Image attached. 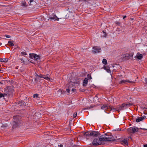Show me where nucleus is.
Segmentation results:
<instances>
[{
    "label": "nucleus",
    "mask_w": 147,
    "mask_h": 147,
    "mask_svg": "<svg viewBox=\"0 0 147 147\" xmlns=\"http://www.w3.org/2000/svg\"><path fill=\"white\" fill-rule=\"evenodd\" d=\"M101 142L103 141H112L115 140L112 135L110 133L105 134L99 137Z\"/></svg>",
    "instance_id": "nucleus-1"
},
{
    "label": "nucleus",
    "mask_w": 147,
    "mask_h": 147,
    "mask_svg": "<svg viewBox=\"0 0 147 147\" xmlns=\"http://www.w3.org/2000/svg\"><path fill=\"white\" fill-rule=\"evenodd\" d=\"M100 135V133L98 131H88L86 132V136H92L96 137Z\"/></svg>",
    "instance_id": "nucleus-2"
},
{
    "label": "nucleus",
    "mask_w": 147,
    "mask_h": 147,
    "mask_svg": "<svg viewBox=\"0 0 147 147\" xmlns=\"http://www.w3.org/2000/svg\"><path fill=\"white\" fill-rule=\"evenodd\" d=\"M18 116H13L14 121L12 122V128L13 129L16 128L18 126V120H17V118L18 117Z\"/></svg>",
    "instance_id": "nucleus-3"
},
{
    "label": "nucleus",
    "mask_w": 147,
    "mask_h": 147,
    "mask_svg": "<svg viewBox=\"0 0 147 147\" xmlns=\"http://www.w3.org/2000/svg\"><path fill=\"white\" fill-rule=\"evenodd\" d=\"M139 129L136 127L134 126L129 128L127 129V131L130 133H134L138 131Z\"/></svg>",
    "instance_id": "nucleus-4"
},
{
    "label": "nucleus",
    "mask_w": 147,
    "mask_h": 147,
    "mask_svg": "<svg viewBox=\"0 0 147 147\" xmlns=\"http://www.w3.org/2000/svg\"><path fill=\"white\" fill-rule=\"evenodd\" d=\"M75 84H79L78 80H76L74 78L71 79L70 82L69 83V87L70 88V85L72 86L73 85H74Z\"/></svg>",
    "instance_id": "nucleus-5"
},
{
    "label": "nucleus",
    "mask_w": 147,
    "mask_h": 147,
    "mask_svg": "<svg viewBox=\"0 0 147 147\" xmlns=\"http://www.w3.org/2000/svg\"><path fill=\"white\" fill-rule=\"evenodd\" d=\"M30 58L36 61L39 59L40 57L39 55L34 53H30L29 54Z\"/></svg>",
    "instance_id": "nucleus-6"
},
{
    "label": "nucleus",
    "mask_w": 147,
    "mask_h": 147,
    "mask_svg": "<svg viewBox=\"0 0 147 147\" xmlns=\"http://www.w3.org/2000/svg\"><path fill=\"white\" fill-rule=\"evenodd\" d=\"M93 50H92V52L93 53L96 54L97 53H99L100 52L101 48L100 47L97 46H94L92 48Z\"/></svg>",
    "instance_id": "nucleus-7"
},
{
    "label": "nucleus",
    "mask_w": 147,
    "mask_h": 147,
    "mask_svg": "<svg viewBox=\"0 0 147 147\" xmlns=\"http://www.w3.org/2000/svg\"><path fill=\"white\" fill-rule=\"evenodd\" d=\"M92 144L93 145L96 146L100 145L102 144V142H101L99 138V139L95 138L94 139Z\"/></svg>",
    "instance_id": "nucleus-8"
},
{
    "label": "nucleus",
    "mask_w": 147,
    "mask_h": 147,
    "mask_svg": "<svg viewBox=\"0 0 147 147\" xmlns=\"http://www.w3.org/2000/svg\"><path fill=\"white\" fill-rule=\"evenodd\" d=\"M126 82H128L129 83H133L135 82H134V81H130L128 80H123L119 82V84H125Z\"/></svg>",
    "instance_id": "nucleus-9"
},
{
    "label": "nucleus",
    "mask_w": 147,
    "mask_h": 147,
    "mask_svg": "<svg viewBox=\"0 0 147 147\" xmlns=\"http://www.w3.org/2000/svg\"><path fill=\"white\" fill-rule=\"evenodd\" d=\"M49 18L51 20L58 21L59 20V18L55 15L53 14L52 16H49Z\"/></svg>",
    "instance_id": "nucleus-10"
},
{
    "label": "nucleus",
    "mask_w": 147,
    "mask_h": 147,
    "mask_svg": "<svg viewBox=\"0 0 147 147\" xmlns=\"http://www.w3.org/2000/svg\"><path fill=\"white\" fill-rule=\"evenodd\" d=\"M143 57V55L142 54L138 53L135 56V58H137L138 59L141 60Z\"/></svg>",
    "instance_id": "nucleus-11"
},
{
    "label": "nucleus",
    "mask_w": 147,
    "mask_h": 147,
    "mask_svg": "<svg viewBox=\"0 0 147 147\" xmlns=\"http://www.w3.org/2000/svg\"><path fill=\"white\" fill-rule=\"evenodd\" d=\"M134 55L133 53H131L130 54H126L125 55H123V57L128 58L129 59H130L131 57H133Z\"/></svg>",
    "instance_id": "nucleus-12"
},
{
    "label": "nucleus",
    "mask_w": 147,
    "mask_h": 147,
    "mask_svg": "<svg viewBox=\"0 0 147 147\" xmlns=\"http://www.w3.org/2000/svg\"><path fill=\"white\" fill-rule=\"evenodd\" d=\"M123 104L124 107V109H127L132 106L133 105V104L131 103H127L126 104L124 103Z\"/></svg>",
    "instance_id": "nucleus-13"
},
{
    "label": "nucleus",
    "mask_w": 147,
    "mask_h": 147,
    "mask_svg": "<svg viewBox=\"0 0 147 147\" xmlns=\"http://www.w3.org/2000/svg\"><path fill=\"white\" fill-rule=\"evenodd\" d=\"M111 107L108 105H103L101 107V109L106 111V110L109 109V108H111Z\"/></svg>",
    "instance_id": "nucleus-14"
},
{
    "label": "nucleus",
    "mask_w": 147,
    "mask_h": 147,
    "mask_svg": "<svg viewBox=\"0 0 147 147\" xmlns=\"http://www.w3.org/2000/svg\"><path fill=\"white\" fill-rule=\"evenodd\" d=\"M121 143L124 145H127L128 143L127 139H124L123 140L121 141Z\"/></svg>",
    "instance_id": "nucleus-15"
},
{
    "label": "nucleus",
    "mask_w": 147,
    "mask_h": 147,
    "mask_svg": "<svg viewBox=\"0 0 147 147\" xmlns=\"http://www.w3.org/2000/svg\"><path fill=\"white\" fill-rule=\"evenodd\" d=\"M117 111L119 112L120 111L123 110L124 109V107L123 104H122L120 106L117 107Z\"/></svg>",
    "instance_id": "nucleus-16"
},
{
    "label": "nucleus",
    "mask_w": 147,
    "mask_h": 147,
    "mask_svg": "<svg viewBox=\"0 0 147 147\" xmlns=\"http://www.w3.org/2000/svg\"><path fill=\"white\" fill-rule=\"evenodd\" d=\"M88 83V79L85 78L83 82V86H86Z\"/></svg>",
    "instance_id": "nucleus-17"
},
{
    "label": "nucleus",
    "mask_w": 147,
    "mask_h": 147,
    "mask_svg": "<svg viewBox=\"0 0 147 147\" xmlns=\"http://www.w3.org/2000/svg\"><path fill=\"white\" fill-rule=\"evenodd\" d=\"M104 69L108 73H110L111 72V70L110 69V67L108 66H104Z\"/></svg>",
    "instance_id": "nucleus-18"
},
{
    "label": "nucleus",
    "mask_w": 147,
    "mask_h": 147,
    "mask_svg": "<svg viewBox=\"0 0 147 147\" xmlns=\"http://www.w3.org/2000/svg\"><path fill=\"white\" fill-rule=\"evenodd\" d=\"M8 61V59L6 58H4L3 59L0 58V62H6Z\"/></svg>",
    "instance_id": "nucleus-19"
},
{
    "label": "nucleus",
    "mask_w": 147,
    "mask_h": 147,
    "mask_svg": "<svg viewBox=\"0 0 147 147\" xmlns=\"http://www.w3.org/2000/svg\"><path fill=\"white\" fill-rule=\"evenodd\" d=\"M143 120V118L142 117H138L136 119V121L138 122Z\"/></svg>",
    "instance_id": "nucleus-20"
},
{
    "label": "nucleus",
    "mask_w": 147,
    "mask_h": 147,
    "mask_svg": "<svg viewBox=\"0 0 147 147\" xmlns=\"http://www.w3.org/2000/svg\"><path fill=\"white\" fill-rule=\"evenodd\" d=\"M71 15L70 13L69 14H67L66 15V18H67L68 19H71L73 18V17H71Z\"/></svg>",
    "instance_id": "nucleus-21"
},
{
    "label": "nucleus",
    "mask_w": 147,
    "mask_h": 147,
    "mask_svg": "<svg viewBox=\"0 0 147 147\" xmlns=\"http://www.w3.org/2000/svg\"><path fill=\"white\" fill-rule=\"evenodd\" d=\"M48 74H47L46 75H43V78L47 80H49L50 79V78L48 76Z\"/></svg>",
    "instance_id": "nucleus-22"
},
{
    "label": "nucleus",
    "mask_w": 147,
    "mask_h": 147,
    "mask_svg": "<svg viewBox=\"0 0 147 147\" xmlns=\"http://www.w3.org/2000/svg\"><path fill=\"white\" fill-rule=\"evenodd\" d=\"M109 109H110V111L112 110L113 111V112H115L116 111H117V107L116 108H112L111 107V108H109Z\"/></svg>",
    "instance_id": "nucleus-23"
},
{
    "label": "nucleus",
    "mask_w": 147,
    "mask_h": 147,
    "mask_svg": "<svg viewBox=\"0 0 147 147\" xmlns=\"http://www.w3.org/2000/svg\"><path fill=\"white\" fill-rule=\"evenodd\" d=\"M102 63L103 64L106 65L107 63V61L106 59H104L102 60Z\"/></svg>",
    "instance_id": "nucleus-24"
},
{
    "label": "nucleus",
    "mask_w": 147,
    "mask_h": 147,
    "mask_svg": "<svg viewBox=\"0 0 147 147\" xmlns=\"http://www.w3.org/2000/svg\"><path fill=\"white\" fill-rule=\"evenodd\" d=\"M13 41H11L10 40L8 41V43L11 46H14V44L13 43Z\"/></svg>",
    "instance_id": "nucleus-25"
},
{
    "label": "nucleus",
    "mask_w": 147,
    "mask_h": 147,
    "mask_svg": "<svg viewBox=\"0 0 147 147\" xmlns=\"http://www.w3.org/2000/svg\"><path fill=\"white\" fill-rule=\"evenodd\" d=\"M8 126V125L7 124H3V125L1 126V127L2 128H4L5 127H7Z\"/></svg>",
    "instance_id": "nucleus-26"
},
{
    "label": "nucleus",
    "mask_w": 147,
    "mask_h": 147,
    "mask_svg": "<svg viewBox=\"0 0 147 147\" xmlns=\"http://www.w3.org/2000/svg\"><path fill=\"white\" fill-rule=\"evenodd\" d=\"M24 101H21V102H20L18 104L19 105H24Z\"/></svg>",
    "instance_id": "nucleus-27"
},
{
    "label": "nucleus",
    "mask_w": 147,
    "mask_h": 147,
    "mask_svg": "<svg viewBox=\"0 0 147 147\" xmlns=\"http://www.w3.org/2000/svg\"><path fill=\"white\" fill-rule=\"evenodd\" d=\"M72 87V86L70 85V88L69 87V86H68L69 88H67L66 89V90L67 92L68 93H69V91H70V89Z\"/></svg>",
    "instance_id": "nucleus-28"
},
{
    "label": "nucleus",
    "mask_w": 147,
    "mask_h": 147,
    "mask_svg": "<svg viewBox=\"0 0 147 147\" xmlns=\"http://www.w3.org/2000/svg\"><path fill=\"white\" fill-rule=\"evenodd\" d=\"M88 79L89 80H90L92 79V77L91 76V74H89L87 75Z\"/></svg>",
    "instance_id": "nucleus-29"
},
{
    "label": "nucleus",
    "mask_w": 147,
    "mask_h": 147,
    "mask_svg": "<svg viewBox=\"0 0 147 147\" xmlns=\"http://www.w3.org/2000/svg\"><path fill=\"white\" fill-rule=\"evenodd\" d=\"M22 5L26 7L27 6V5H26V3L25 2H23L22 3Z\"/></svg>",
    "instance_id": "nucleus-30"
},
{
    "label": "nucleus",
    "mask_w": 147,
    "mask_h": 147,
    "mask_svg": "<svg viewBox=\"0 0 147 147\" xmlns=\"http://www.w3.org/2000/svg\"><path fill=\"white\" fill-rule=\"evenodd\" d=\"M5 94H3L1 93H0V98L3 97H4V95Z\"/></svg>",
    "instance_id": "nucleus-31"
},
{
    "label": "nucleus",
    "mask_w": 147,
    "mask_h": 147,
    "mask_svg": "<svg viewBox=\"0 0 147 147\" xmlns=\"http://www.w3.org/2000/svg\"><path fill=\"white\" fill-rule=\"evenodd\" d=\"M38 94H34V95H33V97L34 98H38Z\"/></svg>",
    "instance_id": "nucleus-32"
},
{
    "label": "nucleus",
    "mask_w": 147,
    "mask_h": 147,
    "mask_svg": "<svg viewBox=\"0 0 147 147\" xmlns=\"http://www.w3.org/2000/svg\"><path fill=\"white\" fill-rule=\"evenodd\" d=\"M77 115V112L73 114V117L75 118V117H76Z\"/></svg>",
    "instance_id": "nucleus-33"
},
{
    "label": "nucleus",
    "mask_w": 147,
    "mask_h": 147,
    "mask_svg": "<svg viewBox=\"0 0 147 147\" xmlns=\"http://www.w3.org/2000/svg\"><path fill=\"white\" fill-rule=\"evenodd\" d=\"M20 60H21V63H25V61H24V59H23V58H22V59H20Z\"/></svg>",
    "instance_id": "nucleus-34"
},
{
    "label": "nucleus",
    "mask_w": 147,
    "mask_h": 147,
    "mask_svg": "<svg viewBox=\"0 0 147 147\" xmlns=\"http://www.w3.org/2000/svg\"><path fill=\"white\" fill-rule=\"evenodd\" d=\"M103 32L105 34L103 36V37H106V36H107V34H106L105 32L104 31H103Z\"/></svg>",
    "instance_id": "nucleus-35"
},
{
    "label": "nucleus",
    "mask_w": 147,
    "mask_h": 147,
    "mask_svg": "<svg viewBox=\"0 0 147 147\" xmlns=\"http://www.w3.org/2000/svg\"><path fill=\"white\" fill-rule=\"evenodd\" d=\"M91 0H79V1H84V2H87L89 1H90Z\"/></svg>",
    "instance_id": "nucleus-36"
},
{
    "label": "nucleus",
    "mask_w": 147,
    "mask_h": 147,
    "mask_svg": "<svg viewBox=\"0 0 147 147\" xmlns=\"http://www.w3.org/2000/svg\"><path fill=\"white\" fill-rule=\"evenodd\" d=\"M21 54L22 55H27V54L25 52H24V51L22 52H21Z\"/></svg>",
    "instance_id": "nucleus-37"
},
{
    "label": "nucleus",
    "mask_w": 147,
    "mask_h": 147,
    "mask_svg": "<svg viewBox=\"0 0 147 147\" xmlns=\"http://www.w3.org/2000/svg\"><path fill=\"white\" fill-rule=\"evenodd\" d=\"M5 36L7 38H10V36L8 35H5Z\"/></svg>",
    "instance_id": "nucleus-38"
},
{
    "label": "nucleus",
    "mask_w": 147,
    "mask_h": 147,
    "mask_svg": "<svg viewBox=\"0 0 147 147\" xmlns=\"http://www.w3.org/2000/svg\"><path fill=\"white\" fill-rule=\"evenodd\" d=\"M115 23L117 25H119L120 24V23L118 21L115 22Z\"/></svg>",
    "instance_id": "nucleus-39"
},
{
    "label": "nucleus",
    "mask_w": 147,
    "mask_h": 147,
    "mask_svg": "<svg viewBox=\"0 0 147 147\" xmlns=\"http://www.w3.org/2000/svg\"><path fill=\"white\" fill-rule=\"evenodd\" d=\"M76 91V90L74 88H72L71 89V91H72V93H73L74 92H75Z\"/></svg>",
    "instance_id": "nucleus-40"
},
{
    "label": "nucleus",
    "mask_w": 147,
    "mask_h": 147,
    "mask_svg": "<svg viewBox=\"0 0 147 147\" xmlns=\"http://www.w3.org/2000/svg\"><path fill=\"white\" fill-rule=\"evenodd\" d=\"M43 75L40 74V75H39V77L41 78H43Z\"/></svg>",
    "instance_id": "nucleus-41"
},
{
    "label": "nucleus",
    "mask_w": 147,
    "mask_h": 147,
    "mask_svg": "<svg viewBox=\"0 0 147 147\" xmlns=\"http://www.w3.org/2000/svg\"><path fill=\"white\" fill-rule=\"evenodd\" d=\"M142 117L143 118V120L144 119H145L146 117L145 116H144Z\"/></svg>",
    "instance_id": "nucleus-42"
},
{
    "label": "nucleus",
    "mask_w": 147,
    "mask_h": 147,
    "mask_svg": "<svg viewBox=\"0 0 147 147\" xmlns=\"http://www.w3.org/2000/svg\"><path fill=\"white\" fill-rule=\"evenodd\" d=\"M34 0H30V1H29V2H30V3H31V2H32Z\"/></svg>",
    "instance_id": "nucleus-43"
},
{
    "label": "nucleus",
    "mask_w": 147,
    "mask_h": 147,
    "mask_svg": "<svg viewBox=\"0 0 147 147\" xmlns=\"http://www.w3.org/2000/svg\"><path fill=\"white\" fill-rule=\"evenodd\" d=\"M144 147H147V144L144 145Z\"/></svg>",
    "instance_id": "nucleus-44"
},
{
    "label": "nucleus",
    "mask_w": 147,
    "mask_h": 147,
    "mask_svg": "<svg viewBox=\"0 0 147 147\" xmlns=\"http://www.w3.org/2000/svg\"><path fill=\"white\" fill-rule=\"evenodd\" d=\"M84 135L86 136V132H84Z\"/></svg>",
    "instance_id": "nucleus-45"
},
{
    "label": "nucleus",
    "mask_w": 147,
    "mask_h": 147,
    "mask_svg": "<svg viewBox=\"0 0 147 147\" xmlns=\"http://www.w3.org/2000/svg\"><path fill=\"white\" fill-rule=\"evenodd\" d=\"M126 17V16H124L123 17V19H125Z\"/></svg>",
    "instance_id": "nucleus-46"
},
{
    "label": "nucleus",
    "mask_w": 147,
    "mask_h": 147,
    "mask_svg": "<svg viewBox=\"0 0 147 147\" xmlns=\"http://www.w3.org/2000/svg\"><path fill=\"white\" fill-rule=\"evenodd\" d=\"M59 147H63V145H61V144H60V145L59 146Z\"/></svg>",
    "instance_id": "nucleus-47"
},
{
    "label": "nucleus",
    "mask_w": 147,
    "mask_h": 147,
    "mask_svg": "<svg viewBox=\"0 0 147 147\" xmlns=\"http://www.w3.org/2000/svg\"><path fill=\"white\" fill-rule=\"evenodd\" d=\"M77 146V145H74V146H73V147H76Z\"/></svg>",
    "instance_id": "nucleus-48"
},
{
    "label": "nucleus",
    "mask_w": 147,
    "mask_h": 147,
    "mask_svg": "<svg viewBox=\"0 0 147 147\" xmlns=\"http://www.w3.org/2000/svg\"><path fill=\"white\" fill-rule=\"evenodd\" d=\"M36 76L37 77H39V75L37 74H36Z\"/></svg>",
    "instance_id": "nucleus-49"
},
{
    "label": "nucleus",
    "mask_w": 147,
    "mask_h": 147,
    "mask_svg": "<svg viewBox=\"0 0 147 147\" xmlns=\"http://www.w3.org/2000/svg\"><path fill=\"white\" fill-rule=\"evenodd\" d=\"M120 130H121V129H118L117 130V131H120Z\"/></svg>",
    "instance_id": "nucleus-50"
},
{
    "label": "nucleus",
    "mask_w": 147,
    "mask_h": 147,
    "mask_svg": "<svg viewBox=\"0 0 147 147\" xmlns=\"http://www.w3.org/2000/svg\"><path fill=\"white\" fill-rule=\"evenodd\" d=\"M130 19L131 20H134V19L133 18H131Z\"/></svg>",
    "instance_id": "nucleus-51"
},
{
    "label": "nucleus",
    "mask_w": 147,
    "mask_h": 147,
    "mask_svg": "<svg viewBox=\"0 0 147 147\" xmlns=\"http://www.w3.org/2000/svg\"><path fill=\"white\" fill-rule=\"evenodd\" d=\"M107 137H110V136H107Z\"/></svg>",
    "instance_id": "nucleus-52"
},
{
    "label": "nucleus",
    "mask_w": 147,
    "mask_h": 147,
    "mask_svg": "<svg viewBox=\"0 0 147 147\" xmlns=\"http://www.w3.org/2000/svg\"><path fill=\"white\" fill-rule=\"evenodd\" d=\"M129 138H130V139H131V137H129Z\"/></svg>",
    "instance_id": "nucleus-53"
},
{
    "label": "nucleus",
    "mask_w": 147,
    "mask_h": 147,
    "mask_svg": "<svg viewBox=\"0 0 147 147\" xmlns=\"http://www.w3.org/2000/svg\"><path fill=\"white\" fill-rule=\"evenodd\" d=\"M144 129V130H147V129Z\"/></svg>",
    "instance_id": "nucleus-54"
},
{
    "label": "nucleus",
    "mask_w": 147,
    "mask_h": 147,
    "mask_svg": "<svg viewBox=\"0 0 147 147\" xmlns=\"http://www.w3.org/2000/svg\"><path fill=\"white\" fill-rule=\"evenodd\" d=\"M90 108H92V106H91V107H90Z\"/></svg>",
    "instance_id": "nucleus-55"
},
{
    "label": "nucleus",
    "mask_w": 147,
    "mask_h": 147,
    "mask_svg": "<svg viewBox=\"0 0 147 147\" xmlns=\"http://www.w3.org/2000/svg\"><path fill=\"white\" fill-rule=\"evenodd\" d=\"M61 93H62V91H61Z\"/></svg>",
    "instance_id": "nucleus-56"
},
{
    "label": "nucleus",
    "mask_w": 147,
    "mask_h": 147,
    "mask_svg": "<svg viewBox=\"0 0 147 147\" xmlns=\"http://www.w3.org/2000/svg\"><path fill=\"white\" fill-rule=\"evenodd\" d=\"M122 76V75H120L119 76V77H120V76Z\"/></svg>",
    "instance_id": "nucleus-57"
},
{
    "label": "nucleus",
    "mask_w": 147,
    "mask_h": 147,
    "mask_svg": "<svg viewBox=\"0 0 147 147\" xmlns=\"http://www.w3.org/2000/svg\"><path fill=\"white\" fill-rule=\"evenodd\" d=\"M0 84H2V83H1V82H0Z\"/></svg>",
    "instance_id": "nucleus-58"
},
{
    "label": "nucleus",
    "mask_w": 147,
    "mask_h": 147,
    "mask_svg": "<svg viewBox=\"0 0 147 147\" xmlns=\"http://www.w3.org/2000/svg\"><path fill=\"white\" fill-rule=\"evenodd\" d=\"M29 5H31V3H30V4H29Z\"/></svg>",
    "instance_id": "nucleus-59"
},
{
    "label": "nucleus",
    "mask_w": 147,
    "mask_h": 147,
    "mask_svg": "<svg viewBox=\"0 0 147 147\" xmlns=\"http://www.w3.org/2000/svg\"><path fill=\"white\" fill-rule=\"evenodd\" d=\"M1 71V69H0V71Z\"/></svg>",
    "instance_id": "nucleus-60"
}]
</instances>
